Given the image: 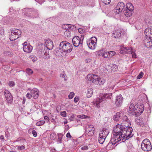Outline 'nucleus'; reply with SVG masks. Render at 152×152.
Masks as SVG:
<instances>
[{
	"instance_id": "3",
	"label": "nucleus",
	"mask_w": 152,
	"mask_h": 152,
	"mask_svg": "<svg viewBox=\"0 0 152 152\" xmlns=\"http://www.w3.org/2000/svg\"><path fill=\"white\" fill-rule=\"evenodd\" d=\"M87 78L88 81H91L96 85H102L106 82L104 79L100 78L98 75L93 74L88 75Z\"/></svg>"
},
{
	"instance_id": "49",
	"label": "nucleus",
	"mask_w": 152,
	"mask_h": 152,
	"mask_svg": "<svg viewBox=\"0 0 152 152\" xmlns=\"http://www.w3.org/2000/svg\"><path fill=\"white\" fill-rule=\"evenodd\" d=\"M60 115L63 117H65L66 116V112L65 111L61 112L60 113Z\"/></svg>"
},
{
	"instance_id": "14",
	"label": "nucleus",
	"mask_w": 152,
	"mask_h": 152,
	"mask_svg": "<svg viewBox=\"0 0 152 152\" xmlns=\"http://www.w3.org/2000/svg\"><path fill=\"white\" fill-rule=\"evenodd\" d=\"M4 95L7 102L11 103L12 101V96L9 91L6 90L4 91Z\"/></svg>"
},
{
	"instance_id": "1",
	"label": "nucleus",
	"mask_w": 152,
	"mask_h": 152,
	"mask_svg": "<svg viewBox=\"0 0 152 152\" xmlns=\"http://www.w3.org/2000/svg\"><path fill=\"white\" fill-rule=\"evenodd\" d=\"M113 131V135L111 137L117 139V142H119L122 140V142H124L134 135L132 133L133 129L132 127L125 129L119 124L116 125L114 127Z\"/></svg>"
},
{
	"instance_id": "24",
	"label": "nucleus",
	"mask_w": 152,
	"mask_h": 152,
	"mask_svg": "<svg viewBox=\"0 0 152 152\" xmlns=\"http://www.w3.org/2000/svg\"><path fill=\"white\" fill-rule=\"evenodd\" d=\"M109 133V131L108 129L105 128H103L102 130L101 131V132L99 134L100 135H103V136H104V137H105V138H106L107 136L108 135Z\"/></svg>"
},
{
	"instance_id": "47",
	"label": "nucleus",
	"mask_w": 152,
	"mask_h": 152,
	"mask_svg": "<svg viewBox=\"0 0 152 152\" xmlns=\"http://www.w3.org/2000/svg\"><path fill=\"white\" fill-rule=\"evenodd\" d=\"M64 34L65 36L69 37L70 35V33L68 30H66L64 32Z\"/></svg>"
},
{
	"instance_id": "2",
	"label": "nucleus",
	"mask_w": 152,
	"mask_h": 152,
	"mask_svg": "<svg viewBox=\"0 0 152 152\" xmlns=\"http://www.w3.org/2000/svg\"><path fill=\"white\" fill-rule=\"evenodd\" d=\"M72 50V46L69 43L66 41H62L60 44L59 47L58 48H57L55 50V51L56 52V55H61V52H63L66 53L70 52Z\"/></svg>"
},
{
	"instance_id": "27",
	"label": "nucleus",
	"mask_w": 152,
	"mask_h": 152,
	"mask_svg": "<svg viewBox=\"0 0 152 152\" xmlns=\"http://www.w3.org/2000/svg\"><path fill=\"white\" fill-rule=\"evenodd\" d=\"M24 10L28 12V13L31 12L33 14L35 15L36 16H37L38 15V12L36 10H34L33 9H29L28 8H25Z\"/></svg>"
},
{
	"instance_id": "25",
	"label": "nucleus",
	"mask_w": 152,
	"mask_h": 152,
	"mask_svg": "<svg viewBox=\"0 0 152 152\" xmlns=\"http://www.w3.org/2000/svg\"><path fill=\"white\" fill-rule=\"evenodd\" d=\"M152 33V29L150 28H146L144 31V34L146 36L150 37V34Z\"/></svg>"
},
{
	"instance_id": "64",
	"label": "nucleus",
	"mask_w": 152,
	"mask_h": 152,
	"mask_svg": "<svg viewBox=\"0 0 152 152\" xmlns=\"http://www.w3.org/2000/svg\"><path fill=\"white\" fill-rule=\"evenodd\" d=\"M25 101H26V99L25 98V97H23V102H22V103L23 104H24L25 103Z\"/></svg>"
},
{
	"instance_id": "15",
	"label": "nucleus",
	"mask_w": 152,
	"mask_h": 152,
	"mask_svg": "<svg viewBox=\"0 0 152 152\" xmlns=\"http://www.w3.org/2000/svg\"><path fill=\"white\" fill-rule=\"evenodd\" d=\"M123 101V98L121 94L116 96L115 103L116 106H120L122 104Z\"/></svg>"
},
{
	"instance_id": "9",
	"label": "nucleus",
	"mask_w": 152,
	"mask_h": 152,
	"mask_svg": "<svg viewBox=\"0 0 152 152\" xmlns=\"http://www.w3.org/2000/svg\"><path fill=\"white\" fill-rule=\"evenodd\" d=\"M121 124L122 128L126 129V128L130 127L131 122L128 118L127 117L126 115L124 116L121 120Z\"/></svg>"
},
{
	"instance_id": "21",
	"label": "nucleus",
	"mask_w": 152,
	"mask_h": 152,
	"mask_svg": "<svg viewBox=\"0 0 152 152\" xmlns=\"http://www.w3.org/2000/svg\"><path fill=\"white\" fill-rule=\"evenodd\" d=\"M136 115L137 116V113L141 114L142 113L144 110V106L143 104L139 105L137 108L135 109Z\"/></svg>"
},
{
	"instance_id": "38",
	"label": "nucleus",
	"mask_w": 152,
	"mask_h": 152,
	"mask_svg": "<svg viewBox=\"0 0 152 152\" xmlns=\"http://www.w3.org/2000/svg\"><path fill=\"white\" fill-rule=\"evenodd\" d=\"M4 54L5 56H11L12 55L13 53L11 52L5 51L4 52Z\"/></svg>"
},
{
	"instance_id": "33",
	"label": "nucleus",
	"mask_w": 152,
	"mask_h": 152,
	"mask_svg": "<svg viewBox=\"0 0 152 152\" xmlns=\"http://www.w3.org/2000/svg\"><path fill=\"white\" fill-rule=\"evenodd\" d=\"M142 118H136L135 120V122L137 125L142 126L144 122L142 120Z\"/></svg>"
},
{
	"instance_id": "48",
	"label": "nucleus",
	"mask_w": 152,
	"mask_h": 152,
	"mask_svg": "<svg viewBox=\"0 0 152 152\" xmlns=\"http://www.w3.org/2000/svg\"><path fill=\"white\" fill-rule=\"evenodd\" d=\"M143 74L142 72H141L139 75L137 76V78L138 79H140L143 76Z\"/></svg>"
},
{
	"instance_id": "34",
	"label": "nucleus",
	"mask_w": 152,
	"mask_h": 152,
	"mask_svg": "<svg viewBox=\"0 0 152 152\" xmlns=\"http://www.w3.org/2000/svg\"><path fill=\"white\" fill-rule=\"evenodd\" d=\"M111 70L114 72L117 70L118 68L117 65L115 64H113L111 66Z\"/></svg>"
},
{
	"instance_id": "30",
	"label": "nucleus",
	"mask_w": 152,
	"mask_h": 152,
	"mask_svg": "<svg viewBox=\"0 0 152 152\" xmlns=\"http://www.w3.org/2000/svg\"><path fill=\"white\" fill-rule=\"evenodd\" d=\"M122 114L119 112H117L113 116V119L116 121H118L120 117L121 116Z\"/></svg>"
},
{
	"instance_id": "11",
	"label": "nucleus",
	"mask_w": 152,
	"mask_h": 152,
	"mask_svg": "<svg viewBox=\"0 0 152 152\" xmlns=\"http://www.w3.org/2000/svg\"><path fill=\"white\" fill-rule=\"evenodd\" d=\"M119 142H117V139L111 137L110 142L106 146V149L110 150L114 149L118 143L116 145H115V144Z\"/></svg>"
},
{
	"instance_id": "37",
	"label": "nucleus",
	"mask_w": 152,
	"mask_h": 152,
	"mask_svg": "<svg viewBox=\"0 0 152 152\" xmlns=\"http://www.w3.org/2000/svg\"><path fill=\"white\" fill-rule=\"evenodd\" d=\"M29 58L30 59L32 60V61L33 62H35L37 60V58L33 55L30 56H29Z\"/></svg>"
},
{
	"instance_id": "44",
	"label": "nucleus",
	"mask_w": 152,
	"mask_h": 152,
	"mask_svg": "<svg viewBox=\"0 0 152 152\" xmlns=\"http://www.w3.org/2000/svg\"><path fill=\"white\" fill-rule=\"evenodd\" d=\"M58 142L59 143H61V142L62 139V136H61V134H58Z\"/></svg>"
},
{
	"instance_id": "57",
	"label": "nucleus",
	"mask_w": 152,
	"mask_h": 152,
	"mask_svg": "<svg viewBox=\"0 0 152 152\" xmlns=\"http://www.w3.org/2000/svg\"><path fill=\"white\" fill-rule=\"evenodd\" d=\"M32 133L33 135V136L35 137L37 136V132H36V131L34 130H33L32 132Z\"/></svg>"
},
{
	"instance_id": "50",
	"label": "nucleus",
	"mask_w": 152,
	"mask_h": 152,
	"mask_svg": "<svg viewBox=\"0 0 152 152\" xmlns=\"http://www.w3.org/2000/svg\"><path fill=\"white\" fill-rule=\"evenodd\" d=\"M8 85L10 87L13 86L15 85V83L12 81H10L9 82Z\"/></svg>"
},
{
	"instance_id": "40",
	"label": "nucleus",
	"mask_w": 152,
	"mask_h": 152,
	"mask_svg": "<svg viewBox=\"0 0 152 152\" xmlns=\"http://www.w3.org/2000/svg\"><path fill=\"white\" fill-rule=\"evenodd\" d=\"M26 72L29 75H30L33 73V71L30 68H27L26 69Z\"/></svg>"
},
{
	"instance_id": "22",
	"label": "nucleus",
	"mask_w": 152,
	"mask_h": 152,
	"mask_svg": "<svg viewBox=\"0 0 152 152\" xmlns=\"http://www.w3.org/2000/svg\"><path fill=\"white\" fill-rule=\"evenodd\" d=\"M11 31L14 35L16 36H18V38L20 36L21 34V31L20 30H19L17 29L14 28L12 30H11Z\"/></svg>"
},
{
	"instance_id": "26",
	"label": "nucleus",
	"mask_w": 152,
	"mask_h": 152,
	"mask_svg": "<svg viewBox=\"0 0 152 152\" xmlns=\"http://www.w3.org/2000/svg\"><path fill=\"white\" fill-rule=\"evenodd\" d=\"M114 87V86L111 83L107 84V86L105 88V90L107 91H110L113 90Z\"/></svg>"
},
{
	"instance_id": "20",
	"label": "nucleus",
	"mask_w": 152,
	"mask_h": 152,
	"mask_svg": "<svg viewBox=\"0 0 152 152\" xmlns=\"http://www.w3.org/2000/svg\"><path fill=\"white\" fill-rule=\"evenodd\" d=\"M32 97L34 99H37L38 98L39 95V91L37 88H34L30 91Z\"/></svg>"
},
{
	"instance_id": "23",
	"label": "nucleus",
	"mask_w": 152,
	"mask_h": 152,
	"mask_svg": "<svg viewBox=\"0 0 152 152\" xmlns=\"http://www.w3.org/2000/svg\"><path fill=\"white\" fill-rule=\"evenodd\" d=\"M113 35L115 38H119L121 36V31L119 29H115L113 33Z\"/></svg>"
},
{
	"instance_id": "60",
	"label": "nucleus",
	"mask_w": 152,
	"mask_h": 152,
	"mask_svg": "<svg viewBox=\"0 0 152 152\" xmlns=\"http://www.w3.org/2000/svg\"><path fill=\"white\" fill-rule=\"evenodd\" d=\"M66 137L67 138H71V136L69 132H68L66 134Z\"/></svg>"
},
{
	"instance_id": "12",
	"label": "nucleus",
	"mask_w": 152,
	"mask_h": 152,
	"mask_svg": "<svg viewBox=\"0 0 152 152\" xmlns=\"http://www.w3.org/2000/svg\"><path fill=\"white\" fill-rule=\"evenodd\" d=\"M125 7L124 4L122 2H120L118 3L115 8L116 10L115 13L116 14H118L122 12V11L124 9Z\"/></svg>"
},
{
	"instance_id": "56",
	"label": "nucleus",
	"mask_w": 152,
	"mask_h": 152,
	"mask_svg": "<svg viewBox=\"0 0 152 152\" xmlns=\"http://www.w3.org/2000/svg\"><path fill=\"white\" fill-rule=\"evenodd\" d=\"M66 76V75L64 72L61 73L60 75V77L62 78L65 77Z\"/></svg>"
},
{
	"instance_id": "63",
	"label": "nucleus",
	"mask_w": 152,
	"mask_h": 152,
	"mask_svg": "<svg viewBox=\"0 0 152 152\" xmlns=\"http://www.w3.org/2000/svg\"><path fill=\"white\" fill-rule=\"evenodd\" d=\"M55 136V134H51L50 135V137L52 139H54V138H52V137H54V136Z\"/></svg>"
},
{
	"instance_id": "41",
	"label": "nucleus",
	"mask_w": 152,
	"mask_h": 152,
	"mask_svg": "<svg viewBox=\"0 0 152 152\" xmlns=\"http://www.w3.org/2000/svg\"><path fill=\"white\" fill-rule=\"evenodd\" d=\"M108 52L109 57L111 58L115 54V53L114 51H110Z\"/></svg>"
},
{
	"instance_id": "7",
	"label": "nucleus",
	"mask_w": 152,
	"mask_h": 152,
	"mask_svg": "<svg viewBox=\"0 0 152 152\" xmlns=\"http://www.w3.org/2000/svg\"><path fill=\"white\" fill-rule=\"evenodd\" d=\"M86 43L89 48L94 50L96 46L97 39L95 37H92L87 40Z\"/></svg>"
},
{
	"instance_id": "55",
	"label": "nucleus",
	"mask_w": 152,
	"mask_h": 152,
	"mask_svg": "<svg viewBox=\"0 0 152 152\" xmlns=\"http://www.w3.org/2000/svg\"><path fill=\"white\" fill-rule=\"evenodd\" d=\"M88 148L87 146L86 145L82 147L81 148V150H87Z\"/></svg>"
},
{
	"instance_id": "45",
	"label": "nucleus",
	"mask_w": 152,
	"mask_h": 152,
	"mask_svg": "<svg viewBox=\"0 0 152 152\" xmlns=\"http://www.w3.org/2000/svg\"><path fill=\"white\" fill-rule=\"evenodd\" d=\"M75 94L73 92H71L68 95V97L69 99H72L74 96Z\"/></svg>"
},
{
	"instance_id": "52",
	"label": "nucleus",
	"mask_w": 152,
	"mask_h": 152,
	"mask_svg": "<svg viewBox=\"0 0 152 152\" xmlns=\"http://www.w3.org/2000/svg\"><path fill=\"white\" fill-rule=\"evenodd\" d=\"M26 96L28 99H31L32 97L31 93V92L30 93L29 92L27 93L26 95Z\"/></svg>"
},
{
	"instance_id": "16",
	"label": "nucleus",
	"mask_w": 152,
	"mask_h": 152,
	"mask_svg": "<svg viewBox=\"0 0 152 152\" xmlns=\"http://www.w3.org/2000/svg\"><path fill=\"white\" fill-rule=\"evenodd\" d=\"M135 107L133 104H130L129 108L128 113L130 116L136 115V112L135 111Z\"/></svg>"
},
{
	"instance_id": "18",
	"label": "nucleus",
	"mask_w": 152,
	"mask_h": 152,
	"mask_svg": "<svg viewBox=\"0 0 152 152\" xmlns=\"http://www.w3.org/2000/svg\"><path fill=\"white\" fill-rule=\"evenodd\" d=\"M144 44L146 47L150 48L152 46V39L149 37L146 38L144 40Z\"/></svg>"
},
{
	"instance_id": "62",
	"label": "nucleus",
	"mask_w": 152,
	"mask_h": 152,
	"mask_svg": "<svg viewBox=\"0 0 152 152\" xmlns=\"http://www.w3.org/2000/svg\"><path fill=\"white\" fill-rule=\"evenodd\" d=\"M44 119L46 120L47 121H49V119L48 117L47 116H45L44 117Z\"/></svg>"
},
{
	"instance_id": "13",
	"label": "nucleus",
	"mask_w": 152,
	"mask_h": 152,
	"mask_svg": "<svg viewBox=\"0 0 152 152\" xmlns=\"http://www.w3.org/2000/svg\"><path fill=\"white\" fill-rule=\"evenodd\" d=\"M22 45H23V50L24 52L29 53L31 52L33 47L29 44H27L26 42H24Z\"/></svg>"
},
{
	"instance_id": "4",
	"label": "nucleus",
	"mask_w": 152,
	"mask_h": 152,
	"mask_svg": "<svg viewBox=\"0 0 152 152\" xmlns=\"http://www.w3.org/2000/svg\"><path fill=\"white\" fill-rule=\"evenodd\" d=\"M112 97L111 93L100 94L99 97L96 98L95 100V104L96 106L99 107H100V104L103 101H105L106 99H110Z\"/></svg>"
},
{
	"instance_id": "5",
	"label": "nucleus",
	"mask_w": 152,
	"mask_h": 152,
	"mask_svg": "<svg viewBox=\"0 0 152 152\" xmlns=\"http://www.w3.org/2000/svg\"><path fill=\"white\" fill-rule=\"evenodd\" d=\"M141 146L142 150L144 151H150L152 148V146L150 141L147 139L143 140Z\"/></svg>"
},
{
	"instance_id": "10",
	"label": "nucleus",
	"mask_w": 152,
	"mask_h": 152,
	"mask_svg": "<svg viewBox=\"0 0 152 152\" xmlns=\"http://www.w3.org/2000/svg\"><path fill=\"white\" fill-rule=\"evenodd\" d=\"M85 133L88 136H93L94 133V128L93 126L91 124H88L85 127Z\"/></svg>"
},
{
	"instance_id": "39",
	"label": "nucleus",
	"mask_w": 152,
	"mask_h": 152,
	"mask_svg": "<svg viewBox=\"0 0 152 152\" xmlns=\"http://www.w3.org/2000/svg\"><path fill=\"white\" fill-rule=\"evenodd\" d=\"M45 123V121L43 120L37 122L36 124L37 126H40L43 125Z\"/></svg>"
},
{
	"instance_id": "54",
	"label": "nucleus",
	"mask_w": 152,
	"mask_h": 152,
	"mask_svg": "<svg viewBox=\"0 0 152 152\" xmlns=\"http://www.w3.org/2000/svg\"><path fill=\"white\" fill-rule=\"evenodd\" d=\"M44 55L46 56L45 57H44V58L46 59H47L49 58H50V55L48 53H44Z\"/></svg>"
},
{
	"instance_id": "29",
	"label": "nucleus",
	"mask_w": 152,
	"mask_h": 152,
	"mask_svg": "<svg viewBox=\"0 0 152 152\" xmlns=\"http://www.w3.org/2000/svg\"><path fill=\"white\" fill-rule=\"evenodd\" d=\"M93 93V89L92 88H89L87 89V97L88 98L90 97L91 96Z\"/></svg>"
},
{
	"instance_id": "58",
	"label": "nucleus",
	"mask_w": 152,
	"mask_h": 152,
	"mask_svg": "<svg viewBox=\"0 0 152 152\" xmlns=\"http://www.w3.org/2000/svg\"><path fill=\"white\" fill-rule=\"evenodd\" d=\"M79 99L78 97H76L74 99V101L75 102H77L79 100Z\"/></svg>"
},
{
	"instance_id": "59",
	"label": "nucleus",
	"mask_w": 152,
	"mask_h": 152,
	"mask_svg": "<svg viewBox=\"0 0 152 152\" xmlns=\"http://www.w3.org/2000/svg\"><path fill=\"white\" fill-rule=\"evenodd\" d=\"M74 115H72V116H71L70 118H69V120L70 121H73L74 120Z\"/></svg>"
},
{
	"instance_id": "31",
	"label": "nucleus",
	"mask_w": 152,
	"mask_h": 152,
	"mask_svg": "<svg viewBox=\"0 0 152 152\" xmlns=\"http://www.w3.org/2000/svg\"><path fill=\"white\" fill-rule=\"evenodd\" d=\"M18 36H15L14 34L11 32V34L10 35L9 39L11 41L15 40L18 39Z\"/></svg>"
},
{
	"instance_id": "32",
	"label": "nucleus",
	"mask_w": 152,
	"mask_h": 152,
	"mask_svg": "<svg viewBox=\"0 0 152 152\" xmlns=\"http://www.w3.org/2000/svg\"><path fill=\"white\" fill-rule=\"evenodd\" d=\"M73 27V26L70 24H65L62 26V28L64 29L68 30L72 28V27Z\"/></svg>"
},
{
	"instance_id": "8",
	"label": "nucleus",
	"mask_w": 152,
	"mask_h": 152,
	"mask_svg": "<svg viewBox=\"0 0 152 152\" xmlns=\"http://www.w3.org/2000/svg\"><path fill=\"white\" fill-rule=\"evenodd\" d=\"M84 37L82 36L80 39L78 36H76L73 37L72 41L73 45L75 47L79 46H82Z\"/></svg>"
},
{
	"instance_id": "43",
	"label": "nucleus",
	"mask_w": 152,
	"mask_h": 152,
	"mask_svg": "<svg viewBox=\"0 0 152 152\" xmlns=\"http://www.w3.org/2000/svg\"><path fill=\"white\" fill-rule=\"evenodd\" d=\"M102 57L105 58H109V57L108 52H104V51Z\"/></svg>"
},
{
	"instance_id": "19",
	"label": "nucleus",
	"mask_w": 152,
	"mask_h": 152,
	"mask_svg": "<svg viewBox=\"0 0 152 152\" xmlns=\"http://www.w3.org/2000/svg\"><path fill=\"white\" fill-rule=\"evenodd\" d=\"M45 46L48 49L52 50L53 47V42L50 39L47 40L45 42Z\"/></svg>"
},
{
	"instance_id": "42",
	"label": "nucleus",
	"mask_w": 152,
	"mask_h": 152,
	"mask_svg": "<svg viewBox=\"0 0 152 152\" xmlns=\"http://www.w3.org/2000/svg\"><path fill=\"white\" fill-rule=\"evenodd\" d=\"M104 51L102 50H101L97 51L96 52V53L98 56H102L103 54Z\"/></svg>"
},
{
	"instance_id": "28",
	"label": "nucleus",
	"mask_w": 152,
	"mask_h": 152,
	"mask_svg": "<svg viewBox=\"0 0 152 152\" xmlns=\"http://www.w3.org/2000/svg\"><path fill=\"white\" fill-rule=\"evenodd\" d=\"M106 138L103 136V135H100L99 134L98 138V142L99 143L101 144H102L104 142L105 139Z\"/></svg>"
},
{
	"instance_id": "6",
	"label": "nucleus",
	"mask_w": 152,
	"mask_h": 152,
	"mask_svg": "<svg viewBox=\"0 0 152 152\" xmlns=\"http://www.w3.org/2000/svg\"><path fill=\"white\" fill-rule=\"evenodd\" d=\"M134 9V6L132 3H129L126 5V7L124 8L123 12L126 16L129 17L132 14V11Z\"/></svg>"
},
{
	"instance_id": "36",
	"label": "nucleus",
	"mask_w": 152,
	"mask_h": 152,
	"mask_svg": "<svg viewBox=\"0 0 152 152\" xmlns=\"http://www.w3.org/2000/svg\"><path fill=\"white\" fill-rule=\"evenodd\" d=\"M135 50H133L132 48L131 49V52L130 54H132V57L133 58H136L137 55L135 53Z\"/></svg>"
},
{
	"instance_id": "51",
	"label": "nucleus",
	"mask_w": 152,
	"mask_h": 152,
	"mask_svg": "<svg viewBox=\"0 0 152 152\" xmlns=\"http://www.w3.org/2000/svg\"><path fill=\"white\" fill-rule=\"evenodd\" d=\"M25 147L23 145H19L18 147V150H22L24 149Z\"/></svg>"
},
{
	"instance_id": "46",
	"label": "nucleus",
	"mask_w": 152,
	"mask_h": 152,
	"mask_svg": "<svg viewBox=\"0 0 152 152\" xmlns=\"http://www.w3.org/2000/svg\"><path fill=\"white\" fill-rule=\"evenodd\" d=\"M103 3L105 4H108L110 3L111 0H102Z\"/></svg>"
},
{
	"instance_id": "53",
	"label": "nucleus",
	"mask_w": 152,
	"mask_h": 152,
	"mask_svg": "<svg viewBox=\"0 0 152 152\" xmlns=\"http://www.w3.org/2000/svg\"><path fill=\"white\" fill-rule=\"evenodd\" d=\"M87 117V116L84 115H79L78 116V117L81 118H86Z\"/></svg>"
},
{
	"instance_id": "17",
	"label": "nucleus",
	"mask_w": 152,
	"mask_h": 152,
	"mask_svg": "<svg viewBox=\"0 0 152 152\" xmlns=\"http://www.w3.org/2000/svg\"><path fill=\"white\" fill-rule=\"evenodd\" d=\"M132 48L130 47H127L124 48L123 47L121 48L120 53L122 54L127 53L130 54L131 52Z\"/></svg>"
},
{
	"instance_id": "61",
	"label": "nucleus",
	"mask_w": 152,
	"mask_h": 152,
	"mask_svg": "<svg viewBox=\"0 0 152 152\" xmlns=\"http://www.w3.org/2000/svg\"><path fill=\"white\" fill-rule=\"evenodd\" d=\"M78 31L79 32V33H82L83 32V30L82 28H80L78 29Z\"/></svg>"
},
{
	"instance_id": "35",
	"label": "nucleus",
	"mask_w": 152,
	"mask_h": 152,
	"mask_svg": "<svg viewBox=\"0 0 152 152\" xmlns=\"http://www.w3.org/2000/svg\"><path fill=\"white\" fill-rule=\"evenodd\" d=\"M36 103L34 102H31L30 104V107L31 111L33 109L35 108L36 106L35 104Z\"/></svg>"
}]
</instances>
